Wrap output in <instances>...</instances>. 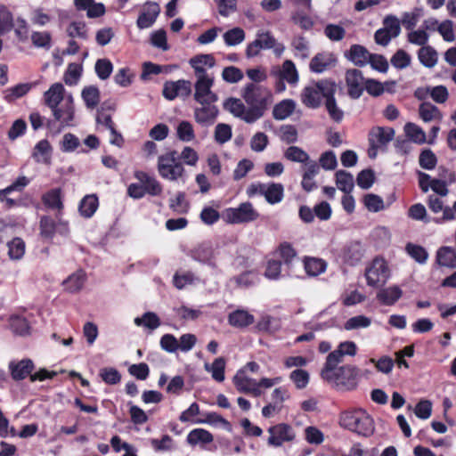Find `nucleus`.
I'll return each mask as SVG.
<instances>
[{
  "label": "nucleus",
  "mask_w": 456,
  "mask_h": 456,
  "mask_svg": "<svg viewBox=\"0 0 456 456\" xmlns=\"http://www.w3.org/2000/svg\"><path fill=\"white\" fill-rule=\"evenodd\" d=\"M187 443L191 445H197V444H208L213 442L214 437L213 435L203 428H195L192 429L188 435H187Z\"/></svg>",
  "instance_id": "obj_40"
},
{
  "label": "nucleus",
  "mask_w": 456,
  "mask_h": 456,
  "mask_svg": "<svg viewBox=\"0 0 456 456\" xmlns=\"http://www.w3.org/2000/svg\"><path fill=\"white\" fill-rule=\"evenodd\" d=\"M134 323L137 326H143L153 330L160 326V320L155 313L146 312L142 317H136Z\"/></svg>",
  "instance_id": "obj_54"
},
{
  "label": "nucleus",
  "mask_w": 456,
  "mask_h": 456,
  "mask_svg": "<svg viewBox=\"0 0 456 456\" xmlns=\"http://www.w3.org/2000/svg\"><path fill=\"white\" fill-rule=\"evenodd\" d=\"M160 13V6L155 2H146L137 18L136 25L140 29L151 28Z\"/></svg>",
  "instance_id": "obj_19"
},
{
  "label": "nucleus",
  "mask_w": 456,
  "mask_h": 456,
  "mask_svg": "<svg viewBox=\"0 0 456 456\" xmlns=\"http://www.w3.org/2000/svg\"><path fill=\"white\" fill-rule=\"evenodd\" d=\"M52 147L47 140L39 141L34 147L32 157L37 163L49 164L51 159Z\"/></svg>",
  "instance_id": "obj_35"
},
{
  "label": "nucleus",
  "mask_w": 456,
  "mask_h": 456,
  "mask_svg": "<svg viewBox=\"0 0 456 456\" xmlns=\"http://www.w3.org/2000/svg\"><path fill=\"white\" fill-rule=\"evenodd\" d=\"M241 96L251 107V120L261 118L273 102L272 91L265 86H257L254 83H248L244 86Z\"/></svg>",
  "instance_id": "obj_2"
},
{
  "label": "nucleus",
  "mask_w": 456,
  "mask_h": 456,
  "mask_svg": "<svg viewBox=\"0 0 456 456\" xmlns=\"http://www.w3.org/2000/svg\"><path fill=\"white\" fill-rule=\"evenodd\" d=\"M194 422L195 423H208V424L213 425V426H221L227 431H230V432L232 431L231 423L216 412H208L206 414L205 419H203V420L198 419V420H195Z\"/></svg>",
  "instance_id": "obj_57"
},
{
  "label": "nucleus",
  "mask_w": 456,
  "mask_h": 456,
  "mask_svg": "<svg viewBox=\"0 0 456 456\" xmlns=\"http://www.w3.org/2000/svg\"><path fill=\"white\" fill-rule=\"evenodd\" d=\"M428 208L435 214L442 212L441 216L432 218V222L436 224H443L444 223L453 221L456 219L452 208L449 206H444V201L436 195H429L428 199Z\"/></svg>",
  "instance_id": "obj_13"
},
{
  "label": "nucleus",
  "mask_w": 456,
  "mask_h": 456,
  "mask_svg": "<svg viewBox=\"0 0 456 456\" xmlns=\"http://www.w3.org/2000/svg\"><path fill=\"white\" fill-rule=\"evenodd\" d=\"M419 115L426 123L432 120H441L443 118V114L440 110L428 102H424L419 105Z\"/></svg>",
  "instance_id": "obj_37"
},
{
  "label": "nucleus",
  "mask_w": 456,
  "mask_h": 456,
  "mask_svg": "<svg viewBox=\"0 0 456 456\" xmlns=\"http://www.w3.org/2000/svg\"><path fill=\"white\" fill-rule=\"evenodd\" d=\"M336 184L345 193H350L354 189V177L345 170H338L336 173Z\"/></svg>",
  "instance_id": "obj_50"
},
{
  "label": "nucleus",
  "mask_w": 456,
  "mask_h": 456,
  "mask_svg": "<svg viewBox=\"0 0 456 456\" xmlns=\"http://www.w3.org/2000/svg\"><path fill=\"white\" fill-rule=\"evenodd\" d=\"M157 169L159 175L167 181H185V169L176 151H169L159 156Z\"/></svg>",
  "instance_id": "obj_4"
},
{
  "label": "nucleus",
  "mask_w": 456,
  "mask_h": 456,
  "mask_svg": "<svg viewBox=\"0 0 456 456\" xmlns=\"http://www.w3.org/2000/svg\"><path fill=\"white\" fill-rule=\"evenodd\" d=\"M14 27L13 14L10 9L0 4V36L10 32Z\"/></svg>",
  "instance_id": "obj_45"
},
{
  "label": "nucleus",
  "mask_w": 456,
  "mask_h": 456,
  "mask_svg": "<svg viewBox=\"0 0 456 456\" xmlns=\"http://www.w3.org/2000/svg\"><path fill=\"white\" fill-rule=\"evenodd\" d=\"M304 268L309 276H318L326 271L327 264L321 258L306 256Z\"/></svg>",
  "instance_id": "obj_39"
},
{
  "label": "nucleus",
  "mask_w": 456,
  "mask_h": 456,
  "mask_svg": "<svg viewBox=\"0 0 456 456\" xmlns=\"http://www.w3.org/2000/svg\"><path fill=\"white\" fill-rule=\"evenodd\" d=\"M404 133L411 142L417 144H424L427 142V135L425 131L414 123H406L404 126Z\"/></svg>",
  "instance_id": "obj_44"
},
{
  "label": "nucleus",
  "mask_w": 456,
  "mask_h": 456,
  "mask_svg": "<svg viewBox=\"0 0 456 456\" xmlns=\"http://www.w3.org/2000/svg\"><path fill=\"white\" fill-rule=\"evenodd\" d=\"M268 432L270 433L268 444L274 447H279L284 442H290L295 438L293 428L289 425L284 423L271 427L268 429Z\"/></svg>",
  "instance_id": "obj_15"
},
{
  "label": "nucleus",
  "mask_w": 456,
  "mask_h": 456,
  "mask_svg": "<svg viewBox=\"0 0 456 456\" xmlns=\"http://www.w3.org/2000/svg\"><path fill=\"white\" fill-rule=\"evenodd\" d=\"M346 84L347 94L352 99H359L365 86V80L361 70L356 69H348L346 72Z\"/></svg>",
  "instance_id": "obj_14"
},
{
  "label": "nucleus",
  "mask_w": 456,
  "mask_h": 456,
  "mask_svg": "<svg viewBox=\"0 0 456 456\" xmlns=\"http://www.w3.org/2000/svg\"><path fill=\"white\" fill-rule=\"evenodd\" d=\"M176 135L180 141L191 142L195 138L192 125L189 121H181L176 127Z\"/></svg>",
  "instance_id": "obj_59"
},
{
  "label": "nucleus",
  "mask_w": 456,
  "mask_h": 456,
  "mask_svg": "<svg viewBox=\"0 0 456 456\" xmlns=\"http://www.w3.org/2000/svg\"><path fill=\"white\" fill-rule=\"evenodd\" d=\"M258 217V212L248 201L240 203L237 208H228L223 213L224 220L232 224L251 223Z\"/></svg>",
  "instance_id": "obj_6"
},
{
  "label": "nucleus",
  "mask_w": 456,
  "mask_h": 456,
  "mask_svg": "<svg viewBox=\"0 0 456 456\" xmlns=\"http://www.w3.org/2000/svg\"><path fill=\"white\" fill-rule=\"evenodd\" d=\"M205 370L211 374L214 380L223 382L225 379V360L223 357H218L214 360L212 363H205Z\"/></svg>",
  "instance_id": "obj_41"
},
{
  "label": "nucleus",
  "mask_w": 456,
  "mask_h": 456,
  "mask_svg": "<svg viewBox=\"0 0 456 456\" xmlns=\"http://www.w3.org/2000/svg\"><path fill=\"white\" fill-rule=\"evenodd\" d=\"M201 107L195 108V120L201 126L214 124L218 115V109L214 103L200 104Z\"/></svg>",
  "instance_id": "obj_26"
},
{
  "label": "nucleus",
  "mask_w": 456,
  "mask_h": 456,
  "mask_svg": "<svg viewBox=\"0 0 456 456\" xmlns=\"http://www.w3.org/2000/svg\"><path fill=\"white\" fill-rule=\"evenodd\" d=\"M370 53L361 45H353L350 49L345 53V57L354 65L363 67L368 64Z\"/></svg>",
  "instance_id": "obj_29"
},
{
  "label": "nucleus",
  "mask_w": 456,
  "mask_h": 456,
  "mask_svg": "<svg viewBox=\"0 0 456 456\" xmlns=\"http://www.w3.org/2000/svg\"><path fill=\"white\" fill-rule=\"evenodd\" d=\"M55 121L60 123L61 127L72 126L75 118V107H67L64 105L52 110Z\"/></svg>",
  "instance_id": "obj_33"
},
{
  "label": "nucleus",
  "mask_w": 456,
  "mask_h": 456,
  "mask_svg": "<svg viewBox=\"0 0 456 456\" xmlns=\"http://www.w3.org/2000/svg\"><path fill=\"white\" fill-rule=\"evenodd\" d=\"M270 75L275 78L274 87L277 93H282L286 90L285 82L289 86H296L299 80L296 65L290 60H286L281 66H273L271 69Z\"/></svg>",
  "instance_id": "obj_5"
},
{
  "label": "nucleus",
  "mask_w": 456,
  "mask_h": 456,
  "mask_svg": "<svg viewBox=\"0 0 456 456\" xmlns=\"http://www.w3.org/2000/svg\"><path fill=\"white\" fill-rule=\"evenodd\" d=\"M134 177L145 187L147 193L151 196H159L162 192L160 183L153 176L144 171L137 170Z\"/></svg>",
  "instance_id": "obj_27"
},
{
  "label": "nucleus",
  "mask_w": 456,
  "mask_h": 456,
  "mask_svg": "<svg viewBox=\"0 0 456 456\" xmlns=\"http://www.w3.org/2000/svg\"><path fill=\"white\" fill-rule=\"evenodd\" d=\"M284 157L292 162L307 163L310 157L306 151L297 146H289L284 152Z\"/></svg>",
  "instance_id": "obj_52"
},
{
  "label": "nucleus",
  "mask_w": 456,
  "mask_h": 456,
  "mask_svg": "<svg viewBox=\"0 0 456 456\" xmlns=\"http://www.w3.org/2000/svg\"><path fill=\"white\" fill-rule=\"evenodd\" d=\"M191 94V83L189 80L179 79L177 81H167L164 84L162 94L173 101L177 97L186 98Z\"/></svg>",
  "instance_id": "obj_12"
},
{
  "label": "nucleus",
  "mask_w": 456,
  "mask_h": 456,
  "mask_svg": "<svg viewBox=\"0 0 456 456\" xmlns=\"http://www.w3.org/2000/svg\"><path fill=\"white\" fill-rule=\"evenodd\" d=\"M418 57L420 63L427 68H432L437 62V53L429 45L422 46L418 52Z\"/></svg>",
  "instance_id": "obj_48"
},
{
  "label": "nucleus",
  "mask_w": 456,
  "mask_h": 456,
  "mask_svg": "<svg viewBox=\"0 0 456 456\" xmlns=\"http://www.w3.org/2000/svg\"><path fill=\"white\" fill-rule=\"evenodd\" d=\"M244 74L241 69L235 66L225 67L222 71V78L226 83L235 84L242 80Z\"/></svg>",
  "instance_id": "obj_61"
},
{
  "label": "nucleus",
  "mask_w": 456,
  "mask_h": 456,
  "mask_svg": "<svg viewBox=\"0 0 456 456\" xmlns=\"http://www.w3.org/2000/svg\"><path fill=\"white\" fill-rule=\"evenodd\" d=\"M407 254L419 264H425L428 257V253L425 248L413 243H408L405 246Z\"/></svg>",
  "instance_id": "obj_55"
},
{
  "label": "nucleus",
  "mask_w": 456,
  "mask_h": 456,
  "mask_svg": "<svg viewBox=\"0 0 456 456\" xmlns=\"http://www.w3.org/2000/svg\"><path fill=\"white\" fill-rule=\"evenodd\" d=\"M390 276L387 263L383 258H375L365 271L367 284L378 287L387 282Z\"/></svg>",
  "instance_id": "obj_8"
},
{
  "label": "nucleus",
  "mask_w": 456,
  "mask_h": 456,
  "mask_svg": "<svg viewBox=\"0 0 456 456\" xmlns=\"http://www.w3.org/2000/svg\"><path fill=\"white\" fill-rule=\"evenodd\" d=\"M296 103L291 99L282 100L273 110V116L277 120H283L289 117L295 110Z\"/></svg>",
  "instance_id": "obj_38"
},
{
  "label": "nucleus",
  "mask_w": 456,
  "mask_h": 456,
  "mask_svg": "<svg viewBox=\"0 0 456 456\" xmlns=\"http://www.w3.org/2000/svg\"><path fill=\"white\" fill-rule=\"evenodd\" d=\"M74 4L78 11H86L88 18H98L106 12L104 4L94 0H74Z\"/></svg>",
  "instance_id": "obj_28"
},
{
  "label": "nucleus",
  "mask_w": 456,
  "mask_h": 456,
  "mask_svg": "<svg viewBox=\"0 0 456 456\" xmlns=\"http://www.w3.org/2000/svg\"><path fill=\"white\" fill-rule=\"evenodd\" d=\"M339 424L342 428L357 434L370 436L374 432L372 418L362 409L346 411L341 413Z\"/></svg>",
  "instance_id": "obj_3"
},
{
  "label": "nucleus",
  "mask_w": 456,
  "mask_h": 456,
  "mask_svg": "<svg viewBox=\"0 0 456 456\" xmlns=\"http://www.w3.org/2000/svg\"><path fill=\"white\" fill-rule=\"evenodd\" d=\"M255 322L253 314L244 309H237L228 315V322L231 326L237 329H244Z\"/></svg>",
  "instance_id": "obj_30"
},
{
  "label": "nucleus",
  "mask_w": 456,
  "mask_h": 456,
  "mask_svg": "<svg viewBox=\"0 0 456 456\" xmlns=\"http://www.w3.org/2000/svg\"><path fill=\"white\" fill-rule=\"evenodd\" d=\"M233 384L240 393L249 394L258 397L263 394L262 390L257 388V380L248 377L245 370H239L233 377Z\"/></svg>",
  "instance_id": "obj_16"
},
{
  "label": "nucleus",
  "mask_w": 456,
  "mask_h": 456,
  "mask_svg": "<svg viewBox=\"0 0 456 456\" xmlns=\"http://www.w3.org/2000/svg\"><path fill=\"white\" fill-rule=\"evenodd\" d=\"M194 84V100L200 104L215 103L218 96L212 91L215 82V76L196 77Z\"/></svg>",
  "instance_id": "obj_7"
},
{
  "label": "nucleus",
  "mask_w": 456,
  "mask_h": 456,
  "mask_svg": "<svg viewBox=\"0 0 456 456\" xmlns=\"http://www.w3.org/2000/svg\"><path fill=\"white\" fill-rule=\"evenodd\" d=\"M82 66L77 63H70L64 73L63 80L68 86H75L77 84L82 75Z\"/></svg>",
  "instance_id": "obj_58"
},
{
  "label": "nucleus",
  "mask_w": 456,
  "mask_h": 456,
  "mask_svg": "<svg viewBox=\"0 0 456 456\" xmlns=\"http://www.w3.org/2000/svg\"><path fill=\"white\" fill-rule=\"evenodd\" d=\"M403 296L400 287L394 285L382 289L377 293V299L385 305H395Z\"/></svg>",
  "instance_id": "obj_32"
},
{
  "label": "nucleus",
  "mask_w": 456,
  "mask_h": 456,
  "mask_svg": "<svg viewBox=\"0 0 456 456\" xmlns=\"http://www.w3.org/2000/svg\"><path fill=\"white\" fill-rule=\"evenodd\" d=\"M44 204L53 209L61 210L63 204L61 201V189H53L43 196Z\"/></svg>",
  "instance_id": "obj_53"
},
{
  "label": "nucleus",
  "mask_w": 456,
  "mask_h": 456,
  "mask_svg": "<svg viewBox=\"0 0 456 456\" xmlns=\"http://www.w3.org/2000/svg\"><path fill=\"white\" fill-rule=\"evenodd\" d=\"M274 46V37L269 32H258L256 38L249 43L246 48V56L253 58L259 54L261 50L271 49Z\"/></svg>",
  "instance_id": "obj_18"
},
{
  "label": "nucleus",
  "mask_w": 456,
  "mask_h": 456,
  "mask_svg": "<svg viewBox=\"0 0 456 456\" xmlns=\"http://www.w3.org/2000/svg\"><path fill=\"white\" fill-rule=\"evenodd\" d=\"M336 64V56L332 53L323 52L314 56L310 61L309 69L312 72L319 74L335 67Z\"/></svg>",
  "instance_id": "obj_21"
},
{
  "label": "nucleus",
  "mask_w": 456,
  "mask_h": 456,
  "mask_svg": "<svg viewBox=\"0 0 456 456\" xmlns=\"http://www.w3.org/2000/svg\"><path fill=\"white\" fill-rule=\"evenodd\" d=\"M56 224L50 216H42L40 219V233L46 239H52L56 233Z\"/></svg>",
  "instance_id": "obj_63"
},
{
  "label": "nucleus",
  "mask_w": 456,
  "mask_h": 456,
  "mask_svg": "<svg viewBox=\"0 0 456 456\" xmlns=\"http://www.w3.org/2000/svg\"><path fill=\"white\" fill-rule=\"evenodd\" d=\"M245 37V31L239 27L228 29L223 35L224 42L227 46H236L241 44Z\"/></svg>",
  "instance_id": "obj_49"
},
{
  "label": "nucleus",
  "mask_w": 456,
  "mask_h": 456,
  "mask_svg": "<svg viewBox=\"0 0 456 456\" xmlns=\"http://www.w3.org/2000/svg\"><path fill=\"white\" fill-rule=\"evenodd\" d=\"M94 70L101 80H106L112 73L113 64L109 59H99L95 62Z\"/></svg>",
  "instance_id": "obj_60"
},
{
  "label": "nucleus",
  "mask_w": 456,
  "mask_h": 456,
  "mask_svg": "<svg viewBox=\"0 0 456 456\" xmlns=\"http://www.w3.org/2000/svg\"><path fill=\"white\" fill-rule=\"evenodd\" d=\"M11 330L19 336H27L30 333V322L24 314H12L9 320Z\"/></svg>",
  "instance_id": "obj_34"
},
{
  "label": "nucleus",
  "mask_w": 456,
  "mask_h": 456,
  "mask_svg": "<svg viewBox=\"0 0 456 456\" xmlns=\"http://www.w3.org/2000/svg\"><path fill=\"white\" fill-rule=\"evenodd\" d=\"M25 253V243L20 238H14L8 243V255L10 258L20 259Z\"/></svg>",
  "instance_id": "obj_62"
},
{
  "label": "nucleus",
  "mask_w": 456,
  "mask_h": 456,
  "mask_svg": "<svg viewBox=\"0 0 456 456\" xmlns=\"http://www.w3.org/2000/svg\"><path fill=\"white\" fill-rule=\"evenodd\" d=\"M37 83H20L5 90L4 99L7 102H12L18 98L26 95Z\"/></svg>",
  "instance_id": "obj_43"
},
{
  "label": "nucleus",
  "mask_w": 456,
  "mask_h": 456,
  "mask_svg": "<svg viewBox=\"0 0 456 456\" xmlns=\"http://www.w3.org/2000/svg\"><path fill=\"white\" fill-rule=\"evenodd\" d=\"M218 251L208 242L201 243L191 248L188 256L194 261L216 269L217 267Z\"/></svg>",
  "instance_id": "obj_9"
},
{
  "label": "nucleus",
  "mask_w": 456,
  "mask_h": 456,
  "mask_svg": "<svg viewBox=\"0 0 456 456\" xmlns=\"http://www.w3.org/2000/svg\"><path fill=\"white\" fill-rule=\"evenodd\" d=\"M224 109L232 114L234 117L244 120L246 123H254L256 120H251V107L247 108L245 104L238 98H228L224 102Z\"/></svg>",
  "instance_id": "obj_20"
},
{
  "label": "nucleus",
  "mask_w": 456,
  "mask_h": 456,
  "mask_svg": "<svg viewBox=\"0 0 456 456\" xmlns=\"http://www.w3.org/2000/svg\"><path fill=\"white\" fill-rule=\"evenodd\" d=\"M324 84H336L330 80H322L314 86H305L301 94L302 102L308 108L315 109L321 104L322 98L327 99Z\"/></svg>",
  "instance_id": "obj_10"
},
{
  "label": "nucleus",
  "mask_w": 456,
  "mask_h": 456,
  "mask_svg": "<svg viewBox=\"0 0 456 456\" xmlns=\"http://www.w3.org/2000/svg\"><path fill=\"white\" fill-rule=\"evenodd\" d=\"M284 197V187L279 183H267L265 199L271 204L274 205L280 203Z\"/></svg>",
  "instance_id": "obj_42"
},
{
  "label": "nucleus",
  "mask_w": 456,
  "mask_h": 456,
  "mask_svg": "<svg viewBox=\"0 0 456 456\" xmlns=\"http://www.w3.org/2000/svg\"><path fill=\"white\" fill-rule=\"evenodd\" d=\"M438 265L447 268L456 267V249L452 247L444 246L438 248L436 256Z\"/></svg>",
  "instance_id": "obj_31"
},
{
  "label": "nucleus",
  "mask_w": 456,
  "mask_h": 456,
  "mask_svg": "<svg viewBox=\"0 0 456 456\" xmlns=\"http://www.w3.org/2000/svg\"><path fill=\"white\" fill-rule=\"evenodd\" d=\"M81 96L88 109L95 108L100 102V90L95 86H86L82 90Z\"/></svg>",
  "instance_id": "obj_47"
},
{
  "label": "nucleus",
  "mask_w": 456,
  "mask_h": 456,
  "mask_svg": "<svg viewBox=\"0 0 456 456\" xmlns=\"http://www.w3.org/2000/svg\"><path fill=\"white\" fill-rule=\"evenodd\" d=\"M356 352L357 346L354 342H341L336 350L328 354L321 372L322 378L329 382L344 384L343 376L346 374L353 376L354 374V368L348 365L338 368V364L342 361L344 355L354 356Z\"/></svg>",
  "instance_id": "obj_1"
},
{
  "label": "nucleus",
  "mask_w": 456,
  "mask_h": 456,
  "mask_svg": "<svg viewBox=\"0 0 456 456\" xmlns=\"http://www.w3.org/2000/svg\"><path fill=\"white\" fill-rule=\"evenodd\" d=\"M419 163L422 168L432 170L436 166L437 158L430 149H426L420 152Z\"/></svg>",
  "instance_id": "obj_64"
},
{
  "label": "nucleus",
  "mask_w": 456,
  "mask_h": 456,
  "mask_svg": "<svg viewBox=\"0 0 456 456\" xmlns=\"http://www.w3.org/2000/svg\"><path fill=\"white\" fill-rule=\"evenodd\" d=\"M30 39L36 48L49 50L52 47V35L48 31H33Z\"/></svg>",
  "instance_id": "obj_51"
},
{
  "label": "nucleus",
  "mask_w": 456,
  "mask_h": 456,
  "mask_svg": "<svg viewBox=\"0 0 456 456\" xmlns=\"http://www.w3.org/2000/svg\"><path fill=\"white\" fill-rule=\"evenodd\" d=\"M324 91L328 95L325 102V106L330 117L335 122H340L343 119L344 112L343 110L337 105L335 99V93L337 91L336 84H324Z\"/></svg>",
  "instance_id": "obj_22"
},
{
  "label": "nucleus",
  "mask_w": 456,
  "mask_h": 456,
  "mask_svg": "<svg viewBox=\"0 0 456 456\" xmlns=\"http://www.w3.org/2000/svg\"><path fill=\"white\" fill-rule=\"evenodd\" d=\"M8 368L12 379L20 381L25 379L28 376L30 377L34 370V363L30 359L11 361Z\"/></svg>",
  "instance_id": "obj_24"
},
{
  "label": "nucleus",
  "mask_w": 456,
  "mask_h": 456,
  "mask_svg": "<svg viewBox=\"0 0 456 456\" xmlns=\"http://www.w3.org/2000/svg\"><path fill=\"white\" fill-rule=\"evenodd\" d=\"M86 281V274L83 271H77L69 275L64 281L65 289L69 292L79 291Z\"/></svg>",
  "instance_id": "obj_46"
},
{
  "label": "nucleus",
  "mask_w": 456,
  "mask_h": 456,
  "mask_svg": "<svg viewBox=\"0 0 456 456\" xmlns=\"http://www.w3.org/2000/svg\"><path fill=\"white\" fill-rule=\"evenodd\" d=\"M189 64L194 70L196 77H206L214 75L208 69L216 66V59L210 53L198 54L190 59Z\"/></svg>",
  "instance_id": "obj_17"
},
{
  "label": "nucleus",
  "mask_w": 456,
  "mask_h": 456,
  "mask_svg": "<svg viewBox=\"0 0 456 456\" xmlns=\"http://www.w3.org/2000/svg\"><path fill=\"white\" fill-rule=\"evenodd\" d=\"M65 92V87L61 83L57 82L53 84L49 89L44 93L43 98L45 104L51 110L58 108L60 103L64 100Z\"/></svg>",
  "instance_id": "obj_25"
},
{
  "label": "nucleus",
  "mask_w": 456,
  "mask_h": 456,
  "mask_svg": "<svg viewBox=\"0 0 456 456\" xmlns=\"http://www.w3.org/2000/svg\"><path fill=\"white\" fill-rule=\"evenodd\" d=\"M364 248L361 241L351 240L346 243L338 252V257L343 263L354 266L364 256Z\"/></svg>",
  "instance_id": "obj_11"
},
{
  "label": "nucleus",
  "mask_w": 456,
  "mask_h": 456,
  "mask_svg": "<svg viewBox=\"0 0 456 456\" xmlns=\"http://www.w3.org/2000/svg\"><path fill=\"white\" fill-rule=\"evenodd\" d=\"M395 136V130L391 127L376 126L369 133V144L375 147H385Z\"/></svg>",
  "instance_id": "obj_23"
},
{
  "label": "nucleus",
  "mask_w": 456,
  "mask_h": 456,
  "mask_svg": "<svg viewBox=\"0 0 456 456\" xmlns=\"http://www.w3.org/2000/svg\"><path fill=\"white\" fill-rule=\"evenodd\" d=\"M99 206L98 198L94 194L85 196L78 207L80 215L85 218H90L94 216Z\"/></svg>",
  "instance_id": "obj_36"
},
{
  "label": "nucleus",
  "mask_w": 456,
  "mask_h": 456,
  "mask_svg": "<svg viewBox=\"0 0 456 456\" xmlns=\"http://www.w3.org/2000/svg\"><path fill=\"white\" fill-rule=\"evenodd\" d=\"M197 281H199V278L190 271L182 273H176L173 277L174 285L178 289H183L187 285H191Z\"/></svg>",
  "instance_id": "obj_56"
}]
</instances>
